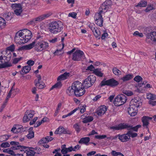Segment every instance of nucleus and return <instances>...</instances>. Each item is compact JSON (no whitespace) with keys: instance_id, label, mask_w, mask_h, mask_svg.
<instances>
[{"instance_id":"9b49d317","label":"nucleus","mask_w":156,"mask_h":156,"mask_svg":"<svg viewBox=\"0 0 156 156\" xmlns=\"http://www.w3.org/2000/svg\"><path fill=\"white\" fill-rule=\"evenodd\" d=\"M146 42L148 43L156 42V32H151L146 35Z\"/></svg>"},{"instance_id":"8fccbe9b","label":"nucleus","mask_w":156,"mask_h":156,"mask_svg":"<svg viewBox=\"0 0 156 156\" xmlns=\"http://www.w3.org/2000/svg\"><path fill=\"white\" fill-rule=\"evenodd\" d=\"M143 80V79L142 77L139 76H135L134 78L133 79V80L137 82H139L140 81H141Z\"/></svg>"},{"instance_id":"cd10ccee","label":"nucleus","mask_w":156,"mask_h":156,"mask_svg":"<svg viewBox=\"0 0 156 156\" xmlns=\"http://www.w3.org/2000/svg\"><path fill=\"white\" fill-rule=\"evenodd\" d=\"M33 128L31 127L29 129V133L27 136L28 139H31L34 136V133L33 131Z\"/></svg>"},{"instance_id":"39448f33","label":"nucleus","mask_w":156,"mask_h":156,"mask_svg":"<svg viewBox=\"0 0 156 156\" xmlns=\"http://www.w3.org/2000/svg\"><path fill=\"white\" fill-rule=\"evenodd\" d=\"M119 84V82L114 78H112L107 80H104L102 81L100 84L101 87L105 85L110 86L111 87H115Z\"/></svg>"},{"instance_id":"ddd939ff","label":"nucleus","mask_w":156,"mask_h":156,"mask_svg":"<svg viewBox=\"0 0 156 156\" xmlns=\"http://www.w3.org/2000/svg\"><path fill=\"white\" fill-rule=\"evenodd\" d=\"M138 108L129 105V107L128 108V112L131 116H134L137 114Z\"/></svg>"},{"instance_id":"412c9836","label":"nucleus","mask_w":156,"mask_h":156,"mask_svg":"<svg viewBox=\"0 0 156 156\" xmlns=\"http://www.w3.org/2000/svg\"><path fill=\"white\" fill-rule=\"evenodd\" d=\"M119 130L126 129H127V130H129V128L132 127L131 125L125 123H120L119 124Z\"/></svg>"},{"instance_id":"0eeeda50","label":"nucleus","mask_w":156,"mask_h":156,"mask_svg":"<svg viewBox=\"0 0 156 156\" xmlns=\"http://www.w3.org/2000/svg\"><path fill=\"white\" fill-rule=\"evenodd\" d=\"M52 13L51 12H48L38 17L34 18L31 20L29 23L30 24L37 23L38 22H40L51 16Z\"/></svg>"},{"instance_id":"f03ea898","label":"nucleus","mask_w":156,"mask_h":156,"mask_svg":"<svg viewBox=\"0 0 156 156\" xmlns=\"http://www.w3.org/2000/svg\"><path fill=\"white\" fill-rule=\"evenodd\" d=\"M63 27L60 21H52L49 24L48 30L51 34H57L63 30Z\"/></svg>"},{"instance_id":"69168bd1","label":"nucleus","mask_w":156,"mask_h":156,"mask_svg":"<svg viewBox=\"0 0 156 156\" xmlns=\"http://www.w3.org/2000/svg\"><path fill=\"white\" fill-rule=\"evenodd\" d=\"M85 105L81 106L80 107V112L81 113H84L86 111Z\"/></svg>"},{"instance_id":"864d4df0","label":"nucleus","mask_w":156,"mask_h":156,"mask_svg":"<svg viewBox=\"0 0 156 156\" xmlns=\"http://www.w3.org/2000/svg\"><path fill=\"white\" fill-rule=\"evenodd\" d=\"M10 146L8 142H4L0 145V146L3 148L9 147Z\"/></svg>"},{"instance_id":"774afa93","label":"nucleus","mask_w":156,"mask_h":156,"mask_svg":"<svg viewBox=\"0 0 156 156\" xmlns=\"http://www.w3.org/2000/svg\"><path fill=\"white\" fill-rule=\"evenodd\" d=\"M111 153L112 155L113 156H117L119 155V154H120L119 152H117L113 150L112 151Z\"/></svg>"},{"instance_id":"4c0bfd02","label":"nucleus","mask_w":156,"mask_h":156,"mask_svg":"<svg viewBox=\"0 0 156 156\" xmlns=\"http://www.w3.org/2000/svg\"><path fill=\"white\" fill-rule=\"evenodd\" d=\"M94 73L96 75L99 77H102L103 76V73L98 69H94Z\"/></svg>"},{"instance_id":"5701e85b","label":"nucleus","mask_w":156,"mask_h":156,"mask_svg":"<svg viewBox=\"0 0 156 156\" xmlns=\"http://www.w3.org/2000/svg\"><path fill=\"white\" fill-rule=\"evenodd\" d=\"M70 74L66 72L64 73L63 74L60 75L57 78V80L59 81L64 80L67 78L69 76Z\"/></svg>"},{"instance_id":"2f4dec72","label":"nucleus","mask_w":156,"mask_h":156,"mask_svg":"<svg viewBox=\"0 0 156 156\" xmlns=\"http://www.w3.org/2000/svg\"><path fill=\"white\" fill-rule=\"evenodd\" d=\"M12 8L14 10H22V8L20 4H13L12 5Z\"/></svg>"},{"instance_id":"0e129e2a","label":"nucleus","mask_w":156,"mask_h":156,"mask_svg":"<svg viewBox=\"0 0 156 156\" xmlns=\"http://www.w3.org/2000/svg\"><path fill=\"white\" fill-rule=\"evenodd\" d=\"M106 137L107 139H108L111 140H116L118 137V136L116 135L115 136H110Z\"/></svg>"},{"instance_id":"58836bf2","label":"nucleus","mask_w":156,"mask_h":156,"mask_svg":"<svg viewBox=\"0 0 156 156\" xmlns=\"http://www.w3.org/2000/svg\"><path fill=\"white\" fill-rule=\"evenodd\" d=\"M36 77L37 78V80H35L34 81L35 86H37V84L39 83V82H41L40 81L41 80V76L40 75H37Z\"/></svg>"},{"instance_id":"5fc2aeb1","label":"nucleus","mask_w":156,"mask_h":156,"mask_svg":"<svg viewBox=\"0 0 156 156\" xmlns=\"http://www.w3.org/2000/svg\"><path fill=\"white\" fill-rule=\"evenodd\" d=\"M133 35L136 36H139L140 37H142L143 35L142 33H139L137 31H136L133 33Z\"/></svg>"},{"instance_id":"1a4fd4ad","label":"nucleus","mask_w":156,"mask_h":156,"mask_svg":"<svg viewBox=\"0 0 156 156\" xmlns=\"http://www.w3.org/2000/svg\"><path fill=\"white\" fill-rule=\"evenodd\" d=\"M48 47V42L41 41L36 44L35 45V49L37 51H40L47 48Z\"/></svg>"},{"instance_id":"603ef678","label":"nucleus","mask_w":156,"mask_h":156,"mask_svg":"<svg viewBox=\"0 0 156 156\" xmlns=\"http://www.w3.org/2000/svg\"><path fill=\"white\" fill-rule=\"evenodd\" d=\"M47 138L44 137L42 138L39 142V143L40 144H43L44 143H47L48 142V141L47 140Z\"/></svg>"},{"instance_id":"052dcab7","label":"nucleus","mask_w":156,"mask_h":156,"mask_svg":"<svg viewBox=\"0 0 156 156\" xmlns=\"http://www.w3.org/2000/svg\"><path fill=\"white\" fill-rule=\"evenodd\" d=\"M9 136H10L5 135L1 136V139L3 140V141H6L9 139Z\"/></svg>"},{"instance_id":"f8f14e48","label":"nucleus","mask_w":156,"mask_h":156,"mask_svg":"<svg viewBox=\"0 0 156 156\" xmlns=\"http://www.w3.org/2000/svg\"><path fill=\"white\" fill-rule=\"evenodd\" d=\"M153 118L154 119V120L155 121H156V115H154L153 117L148 116H143L142 118V121L143 123V126L144 127H146L148 129L147 126L149 124V122Z\"/></svg>"},{"instance_id":"37998d69","label":"nucleus","mask_w":156,"mask_h":156,"mask_svg":"<svg viewBox=\"0 0 156 156\" xmlns=\"http://www.w3.org/2000/svg\"><path fill=\"white\" fill-rule=\"evenodd\" d=\"M73 127L75 129L77 133H79L80 131V126L78 123H76L73 126Z\"/></svg>"},{"instance_id":"423d86ee","label":"nucleus","mask_w":156,"mask_h":156,"mask_svg":"<svg viewBox=\"0 0 156 156\" xmlns=\"http://www.w3.org/2000/svg\"><path fill=\"white\" fill-rule=\"evenodd\" d=\"M126 100V97L124 94H121L115 97L114 104L115 105L119 106L124 104Z\"/></svg>"},{"instance_id":"6ab92c4d","label":"nucleus","mask_w":156,"mask_h":156,"mask_svg":"<svg viewBox=\"0 0 156 156\" xmlns=\"http://www.w3.org/2000/svg\"><path fill=\"white\" fill-rule=\"evenodd\" d=\"M76 85L75 82L73 83L72 86L69 87L66 90V93L69 96L72 95L73 94L75 95V91L76 89Z\"/></svg>"},{"instance_id":"3c124183","label":"nucleus","mask_w":156,"mask_h":156,"mask_svg":"<svg viewBox=\"0 0 156 156\" xmlns=\"http://www.w3.org/2000/svg\"><path fill=\"white\" fill-rule=\"evenodd\" d=\"M95 21H97L98 20H99L101 19H103L101 15H100L98 14H95L94 18Z\"/></svg>"},{"instance_id":"4be33fe9","label":"nucleus","mask_w":156,"mask_h":156,"mask_svg":"<svg viewBox=\"0 0 156 156\" xmlns=\"http://www.w3.org/2000/svg\"><path fill=\"white\" fill-rule=\"evenodd\" d=\"M90 141V138L89 137H85L81 138L78 142L79 144H84L87 145Z\"/></svg>"},{"instance_id":"dca6fc26","label":"nucleus","mask_w":156,"mask_h":156,"mask_svg":"<svg viewBox=\"0 0 156 156\" xmlns=\"http://www.w3.org/2000/svg\"><path fill=\"white\" fill-rule=\"evenodd\" d=\"M119 139L122 142H126L128 141L129 139V135L128 132H127L126 134L122 135H117Z\"/></svg>"},{"instance_id":"20e7f679","label":"nucleus","mask_w":156,"mask_h":156,"mask_svg":"<svg viewBox=\"0 0 156 156\" xmlns=\"http://www.w3.org/2000/svg\"><path fill=\"white\" fill-rule=\"evenodd\" d=\"M95 80V77L93 75H90L81 84L84 88L87 89L91 87Z\"/></svg>"},{"instance_id":"79ce46f5","label":"nucleus","mask_w":156,"mask_h":156,"mask_svg":"<svg viewBox=\"0 0 156 156\" xmlns=\"http://www.w3.org/2000/svg\"><path fill=\"white\" fill-rule=\"evenodd\" d=\"M95 23L98 26L101 27L103 26V19H101L99 20H98L97 21H95Z\"/></svg>"},{"instance_id":"bb28decb","label":"nucleus","mask_w":156,"mask_h":156,"mask_svg":"<svg viewBox=\"0 0 156 156\" xmlns=\"http://www.w3.org/2000/svg\"><path fill=\"white\" fill-rule=\"evenodd\" d=\"M6 23L4 19L0 17V30L5 28L6 26Z\"/></svg>"},{"instance_id":"72a5a7b5","label":"nucleus","mask_w":156,"mask_h":156,"mask_svg":"<svg viewBox=\"0 0 156 156\" xmlns=\"http://www.w3.org/2000/svg\"><path fill=\"white\" fill-rule=\"evenodd\" d=\"M5 52L6 53L5 55H4V58H5L6 61L9 62V61L10 60L12 56L11 53L10 51H5Z\"/></svg>"},{"instance_id":"680f3d73","label":"nucleus","mask_w":156,"mask_h":156,"mask_svg":"<svg viewBox=\"0 0 156 156\" xmlns=\"http://www.w3.org/2000/svg\"><path fill=\"white\" fill-rule=\"evenodd\" d=\"M77 13L75 12L69 13L68 14L69 16H71L73 18H75L76 17Z\"/></svg>"},{"instance_id":"338daca9","label":"nucleus","mask_w":156,"mask_h":156,"mask_svg":"<svg viewBox=\"0 0 156 156\" xmlns=\"http://www.w3.org/2000/svg\"><path fill=\"white\" fill-rule=\"evenodd\" d=\"M34 63V61L32 60H29L27 62V64L28 65V66H30V67L33 66Z\"/></svg>"},{"instance_id":"09e8293b","label":"nucleus","mask_w":156,"mask_h":156,"mask_svg":"<svg viewBox=\"0 0 156 156\" xmlns=\"http://www.w3.org/2000/svg\"><path fill=\"white\" fill-rule=\"evenodd\" d=\"M3 68H5L6 67H11L12 66L11 63L9 62L6 61L4 63H2Z\"/></svg>"},{"instance_id":"9d476101","label":"nucleus","mask_w":156,"mask_h":156,"mask_svg":"<svg viewBox=\"0 0 156 156\" xmlns=\"http://www.w3.org/2000/svg\"><path fill=\"white\" fill-rule=\"evenodd\" d=\"M34 114V111L27 110L25 112L23 118V122H26L30 121V119L33 117Z\"/></svg>"},{"instance_id":"a211bd4d","label":"nucleus","mask_w":156,"mask_h":156,"mask_svg":"<svg viewBox=\"0 0 156 156\" xmlns=\"http://www.w3.org/2000/svg\"><path fill=\"white\" fill-rule=\"evenodd\" d=\"M35 42H33L32 43L28 45H24L18 48L19 51H22L23 50H30L35 45Z\"/></svg>"},{"instance_id":"49530a36","label":"nucleus","mask_w":156,"mask_h":156,"mask_svg":"<svg viewBox=\"0 0 156 156\" xmlns=\"http://www.w3.org/2000/svg\"><path fill=\"white\" fill-rule=\"evenodd\" d=\"M129 135V138H130V136L132 137H135L137 136V134L136 133H133L132 131L131 130H129L128 132Z\"/></svg>"},{"instance_id":"de8ad7c7","label":"nucleus","mask_w":156,"mask_h":156,"mask_svg":"<svg viewBox=\"0 0 156 156\" xmlns=\"http://www.w3.org/2000/svg\"><path fill=\"white\" fill-rule=\"evenodd\" d=\"M131 127L129 128V130L130 129H132L135 131H137L138 129L139 128H140L141 127V125H138L135 127H133V126L131 125Z\"/></svg>"},{"instance_id":"a878e982","label":"nucleus","mask_w":156,"mask_h":156,"mask_svg":"<svg viewBox=\"0 0 156 156\" xmlns=\"http://www.w3.org/2000/svg\"><path fill=\"white\" fill-rule=\"evenodd\" d=\"M133 77V76L132 74H128L124 76L123 77L121 78V79L122 80L123 82L128 81L131 79Z\"/></svg>"},{"instance_id":"a19ab883","label":"nucleus","mask_w":156,"mask_h":156,"mask_svg":"<svg viewBox=\"0 0 156 156\" xmlns=\"http://www.w3.org/2000/svg\"><path fill=\"white\" fill-rule=\"evenodd\" d=\"M39 89H41L45 87V85L43 82H39L37 86H35Z\"/></svg>"},{"instance_id":"aec40b11","label":"nucleus","mask_w":156,"mask_h":156,"mask_svg":"<svg viewBox=\"0 0 156 156\" xmlns=\"http://www.w3.org/2000/svg\"><path fill=\"white\" fill-rule=\"evenodd\" d=\"M31 69V67L30 66H27L23 67L20 72L21 75H24L29 73Z\"/></svg>"},{"instance_id":"bf43d9fd","label":"nucleus","mask_w":156,"mask_h":156,"mask_svg":"<svg viewBox=\"0 0 156 156\" xmlns=\"http://www.w3.org/2000/svg\"><path fill=\"white\" fill-rule=\"evenodd\" d=\"M106 137L107 136L106 135H96L95 136V138L98 139H103Z\"/></svg>"},{"instance_id":"c03bdc74","label":"nucleus","mask_w":156,"mask_h":156,"mask_svg":"<svg viewBox=\"0 0 156 156\" xmlns=\"http://www.w3.org/2000/svg\"><path fill=\"white\" fill-rule=\"evenodd\" d=\"M113 72L116 75H118L121 74V71L116 68H114L113 69Z\"/></svg>"},{"instance_id":"a18cd8bd","label":"nucleus","mask_w":156,"mask_h":156,"mask_svg":"<svg viewBox=\"0 0 156 156\" xmlns=\"http://www.w3.org/2000/svg\"><path fill=\"white\" fill-rule=\"evenodd\" d=\"M108 6L105 4H103L100 7V9L104 11L105 12L107 11L108 9Z\"/></svg>"},{"instance_id":"7c9ffc66","label":"nucleus","mask_w":156,"mask_h":156,"mask_svg":"<svg viewBox=\"0 0 156 156\" xmlns=\"http://www.w3.org/2000/svg\"><path fill=\"white\" fill-rule=\"evenodd\" d=\"M3 16L5 17V20L7 21L10 20L12 18V16L11 15V13L9 12L4 14L3 15Z\"/></svg>"},{"instance_id":"13d9d810","label":"nucleus","mask_w":156,"mask_h":156,"mask_svg":"<svg viewBox=\"0 0 156 156\" xmlns=\"http://www.w3.org/2000/svg\"><path fill=\"white\" fill-rule=\"evenodd\" d=\"M153 5H148L147 8L145 10V11L146 12H148L149 11H150L152 10L153 9Z\"/></svg>"},{"instance_id":"e433bc0d","label":"nucleus","mask_w":156,"mask_h":156,"mask_svg":"<svg viewBox=\"0 0 156 156\" xmlns=\"http://www.w3.org/2000/svg\"><path fill=\"white\" fill-rule=\"evenodd\" d=\"M78 109H79V108H76L74 110L70 112L69 113H68L66 115H63L62 116V118H65L66 117H67L68 116H70L72 115H73V113H74L75 112H76L77 110Z\"/></svg>"},{"instance_id":"c9c22d12","label":"nucleus","mask_w":156,"mask_h":156,"mask_svg":"<svg viewBox=\"0 0 156 156\" xmlns=\"http://www.w3.org/2000/svg\"><path fill=\"white\" fill-rule=\"evenodd\" d=\"M64 128L62 126H60L55 132V134L63 133Z\"/></svg>"},{"instance_id":"c756f323","label":"nucleus","mask_w":156,"mask_h":156,"mask_svg":"<svg viewBox=\"0 0 156 156\" xmlns=\"http://www.w3.org/2000/svg\"><path fill=\"white\" fill-rule=\"evenodd\" d=\"M147 4V2L145 0H142L139 2L138 4L136 5V7H145L146 6Z\"/></svg>"},{"instance_id":"7ed1b4c3","label":"nucleus","mask_w":156,"mask_h":156,"mask_svg":"<svg viewBox=\"0 0 156 156\" xmlns=\"http://www.w3.org/2000/svg\"><path fill=\"white\" fill-rule=\"evenodd\" d=\"M75 84L76 85L75 95L78 97L83 95L85 93V90L84 88L82 87L81 83L79 81H76L75 82Z\"/></svg>"},{"instance_id":"c85d7f7f","label":"nucleus","mask_w":156,"mask_h":156,"mask_svg":"<svg viewBox=\"0 0 156 156\" xmlns=\"http://www.w3.org/2000/svg\"><path fill=\"white\" fill-rule=\"evenodd\" d=\"M25 152L26 153L27 156H33L34 155L35 152L33 150L28 148L26 150Z\"/></svg>"},{"instance_id":"4468645a","label":"nucleus","mask_w":156,"mask_h":156,"mask_svg":"<svg viewBox=\"0 0 156 156\" xmlns=\"http://www.w3.org/2000/svg\"><path fill=\"white\" fill-rule=\"evenodd\" d=\"M106 109V106L101 105L97 109L96 112L98 116H101L105 113Z\"/></svg>"},{"instance_id":"ea45409f","label":"nucleus","mask_w":156,"mask_h":156,"mask_svg":"<svg viewBox=\"0 0 156 156\" xmlns=\"http://www.w3.org/2000/svg\"><path fill=\"white\" fill-rule=\"evenodd\" d=\"M15 49V46L14 44H12L10 46L7 47L5 51H13Z\"/></svg>"},{"instance_id":"393cba45","label":"nucleus","mask_w":156,"mask_h":156,"mask_svg":"<svg viewBox=\"0 0 156 156\" xmlns=\"http://www.w3.org/2000/svg\"><path fill=\"white\" fill-rule=\"evenodd\" d=\"M84 115H82L81 116V119H83V120L82 122L83 123H87L90 122L93 120V117L91 116H88L86 118H83Z\"/></svg>"},{"instance_id":"f704fd0d","label":"nucleus","mask_w":156,"mask_h":156,"mask_svg":"<svg viewBox=\"0 0 156 156\" xmlns=\"http://www.w3.org/2000/svg\"><path fill=\"white\" fill-rule=\"evenodd\" d=\"M147 98L150 100H154L156 99V95L151 93L147 94Z\"/></svg>"},{"instance_id":"4d7b16f0","label":"nucleus","mask_w":156,"mask_h":156,"mask_svg":"<svg viewBox=\"0 0 156 156\" xmlns=\"http://www.w3.org/2000/svg\"><path fill=\"white\" fill-rule=\"evenodd\" d=\"M109 128L111 129H112L114 131L116 130H119V125L115 126H110Z\"/></svg>"},{"instance_id":"e2e57ef3","label":"nucleus","mask_w":156,"mask_h":156,"mask_svg":"<svg viewBox=\"0 0 156 156\" xmlns=\"http://www.w3.org/2000/svg\"><path fill=\"white\" fill-rule=\"evenodd\" d=\"M22 59V58H15L13 60V63L14 64L17 63Z\"/></svg>"},{"instance_id":"f257e3e1","label":"nucleus","mask_w":156,"mask_h":156,"mask_svg":"<svg viewBox=\"0 0 156 156\" xmlns=\"http://www.w3.org/2000/svg\"><path fill=\"white\" fill-rule=\"evenodd\" d=\"M32 34L31 32L27 29H24L18 31L16 34L14 40L20 44L27 42L31 38Z\"/></svg>"},{"instance_id":"6e6d98bb","label":"nucleus","mask_w":156,"mask_h":156,"mask_svg":"<svg viewBox=\"0 0 156 156\" xmlns=\"http://www.w3.org/2000/svg\"><path fill=\"white\" fill-rule=\"evenodd\" d=\"M123 93L127 96H130L133 94V92L129 90L124 91Z\"/></svg>"},{"instance_id":"b1692460","label":"nucleus","mask_w":156,"mask_h":156,"mask_svg":"<svg viewBox=\"0 0 156 156\" xmlns=\"http://www.w3.org/2000/svg\"><path fill=\"white\" fill-rule=\"evenodd\" d=\"M92 31L95 37L96 38H98L99 39H100V31L98 30L97 27H96L93 29Z\"/></svg>"},{"instance_id":"6e6552de","label":"nucleus","mask_w":156,"mask_h":156,"mask_svg":"<svg viewBox=\"0 0 156 156\" xmlns=\"http://www.w3.org/2000/svg\"><path fill=\"white\" fill-rule=\"evenodd\" d=\"M85 58L84 53L80 50H76L73 54L72 59L74 61H79Z\"/></svg>"},{"instance_id":"2eb2a0df","label":"nucleus","mask_w":156,"mask_h":156,"mask_svg":"<svg viewBox=\"0 0 156 156\" xmlns=\"http://www.w3.org/2000/svg\"><path fill=\"white\" fill-rule=\"evenodd\" d=\"M142 105V102L139 100V99L138 98V99H137L135 98L131 100L129 104V105H133V107H137V108L139 106H141Z\"/></svg>"},{"instance_id":"f3484780","label":"nucleus","mask_w":156,"mask_h":156,"mask_svg":"<svg viewBox=\"0 0 156 156\" xmlns=\"http://www.w3.org/2000/svg\"><path fill=\"white\" fill-rule=\"evenodd\" d=\"M19 143L18 142L12 141L10 142V144L11 145L15 146V147H13L15 148V149H20L21 151H24L27 148V147L18 145Z\"/></svg>"},{"instance_id":"473e14b6","label":"nucleus","mask_w":156,"mask_h":156,"mask_svg":"<svg viewBox=\"0 0 156 156\" xmlns=\"http://www.w3.org/2000/svg\"><path fill=\"white\" fill-rule=\"evenodd\" d=\"M62 86V84L61 82H58L53 86L50 89V90H51L54 88L58 89L61 87Z\"/></svg>"}]
</instances>
